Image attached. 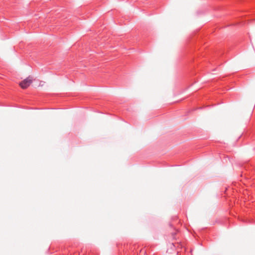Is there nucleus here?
Wrapping results in <instances>:
<instances>
[{"mask_svg": "<svg viewBox=\"0 0 255 255\" xmlns=\"http://www.w3.org/2000/svg\"><path fill=\"white\" fill-rule=\"evenodd\" d=\"M32 77H28L21 81L19 85L22 89H26L30 85V84L32 83Z\"/></svg>", "mask_w": 255, "mask_h": 255, "instance_id": "nucleus-1", "label": "nucleus"}, {"mask_svg": "<svg viewBox=\"0 0 255 255\" xmlns=\"http://www.w3.org/2000/svg\"><path fill=\"white\" fill-rule=\"evenodd\" d=\"M176 234V232L172 233V236L173 238H174V237H175Z\"/></svg>", "mask_w": 255, "mask_h": 255, "instance_id": "nucleus-2", "label": "nucleus"}]
</instances>
